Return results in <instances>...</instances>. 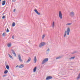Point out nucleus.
<instances>
[{"label":"nucleus","instance_id":"nucleus-33","mask_svg":"<svg viewBox=\"0 0 80 80\" xmlns=\"http://www.w3.org/2000/svg\"><path fill=\"white\" fill-rule=\"evenodd\" d=\"M13 12H15V9L13 10Z\"/></svg>","mask_w":80,"mask_h":80},{"label":"nucleus","instance_id":"nucleus-12","mask_svg":"<svg viewBox=\"0 0 80 80\" xmlns=\"http://www.w3.org/2000/svg\"><path fill=\"white\" fill-rule=\"evenodd\" d=\"M34 60L35 61L34 63H35L37 62V57L36 56L34 57Z\"/></svg>","mask_w":80,"mask_h":80},{"label":"nucleus","instance_id":"nucleus-38","mask_svg":"<svg viewBox=\"0 0 80 80\" xmlns=\"http://www.w3.org/2000/svg\"><path fill=\"white\" fill-rule=\"evenodd\" d=\"M0 2H1V0H0Z\"/></svg>","mask_w":80,"mask_h":80},{"label":"nucleus","instance_id":"nucleus-6","mask_svg":"<svg viewBox=\"0 0 80 80\" xmlns=\"http://www.w3.org/2000/svg\"><path fill=\"white\" fill-rule=\"evenodd\" d=\"M74 12H72L70 13L69 15L71 17H73L74 16Z\"/></svg>","mask_w":80,"mask_h":80},{"label":"nucleus","instance_id":"nucleus-20","mask_svg":"<svg viewBox=\"0 0 80 80\" xmlns=\"http://www.w3.org/2000/svg\"><path fill=\"white\" fill-rule=\"evenodd\" d=\"M45 62H46L45 61L44 59L42 62V64H44V63H45Z\"/></svg>","mask_w":80,"mask_h":80},{"label":"nucleus","instance_id":"nucleus-24","mask_svg":"<svg viewBox=\"0 0 80 80\" xmlns=\"http://www.w3.org/2000/svg\"><path fill=\"white\" fill-rule=\"evenodd\" d=\"M2 35V37H5V32L3 33Z\"/></svg>","mask_w":80,"mask_h":80},{"label":"nucleus","instance_id":"nucleus-26","mask_svg":"<svg viewBox=\"0 0 80 80\" xmlns=\"http://www.w3.org/2000/svg\"><path fill=\"white\" fill-rule=\"evenodd\" d=\"M72 25V23H68L66 24L67 25Z\"/></svg>","mask_w":80,"mask_h":80},{"label":"nucleus","instance_id":"nucleus-22","mask_svg":"<svg viewBox=\"0 0 80 80\" xmlns=\"http://www.w3.org/2000/svg\"><path fill=\"white\" fill-rule=\"evenodd\" d=\"M11 46H12V45L10 44H8V47H11Z\"/></svg>","mask_w":80,"mask_h":80},{"label":"nucleus","instance_id":"nucleus-2","mask_svg":"<svg viewBox=\"0 0 80 80\" xmlns=\"http://www.w3.org/2000/svg\"><path fill=\"white\" fill-rule=\"evenodd\" d=\"M45 45H46V44L45 43V42H42L39 44V48H42V46H45Z\"/></svg>","mask_w":80,"mask_h":80},{"label":"nucleus","instance_id":"nucleus-13","mask_svg":"<svg viewBox=\"0 0 80 80\" xmlns=\"http://www.w3.org/2000/svg\"><path fill=\"white\" fill-rule=\"evenodd\" d=\"M37 70V67H35L33 69V72H35Z\"/></svg>","mask_w":80,"mask_h":80},{"label":"nucleus","instance_id":"nucleus-7","mask_svg":"<svg viewBox=\"0 0 80 80\" xmlns=\"http://www.w3.org/2000/svg\"><path fill=\"white\" fill-rule=\"evenodd\" d=\"M18 59L20 62H22V58H21V56L19 54L18 55Z\"/></svg>","mask_w":80,"mask_h":80},{"label":"nucleus","instance_id":"nucleus-9","mask_svg":"<svg viewBox=\"0 0 80 80\" xmlns=\"http://www.w3.org/2000/svg\"><path fill=\"white\" fill-rule=\"evenodd\" d=\"M12 54H13L15 56V57H16V53H15V51L13 50H12Z\"/></svg>","mask_w":80,"mask_h":80},{"label":"nucleus","instance_id":"nucleus-19","mask_svg":"<svg viewBox=\"0 0 80 80\" xmlns=\"http://www.w3.org/2000/svg\"><path fill=\"white\" fill-rule=\"evenodd\" d=\"M15 23L13 22L12 24V27H15Z\"/></svg>","mask_w":80,"mask_h":80},{"label":"nucleus","instance_id":"nucleus-31","mask_svg":"<svg viewBox=\"0 0 80 80\" xmlns=\"http://www.w3.org/2000/svg\"><path fill=\"white\" fill-rule=\"evenodd\" d=\"M47 51H50V49L48 48L47 50Z\"/></svg>","mask_w":80,"mask_h":80},{"label":"nucleus","instance_id":"nucleus-17","mask_svg":"<svg viewBox=\"0 0 80 80\" xmlns=\"http://www.w3.org/2000/svg\"><path fill=\"white\" fill-rule=\"evenodd\" d=\"M31 60V58H29L28 59V61L26 62L27 63L28 62H29Z\"/></svg>","mask_w":80,"mask_h":80},{"label":"nucleus","instance_id":"nucleus-1","mask_svg":"<svg viewBox=\"0 0 80 80\" xmlns=\"http://www.w3.org/2000/svg\"><path fill=\"white\" fill-rule=\"evenodd\" d=\"M70 28H68L67 29V31H65V33L64 35V37H66V35H67H67H69L70 34Z\"/></svg>","mask_w":80,"mask_h":80},{"label":"nucleus","instance_id":"nucleus-11","mask_svg":"<svg viewBox=\"0 0 80 80\" xmlns=\"http://www.w3.org/2000/svg\"><path fill=\"white\" fill-rule=\"evenodd\" d=\"M6 2V1H5V0L2 1V5H5Z\"/></svg>","mask_w":80,"mask_h":80},{"label":"nucleus","instance_id":"nucleus-36","mask_svg":"<svg viewBox=\"0 0 80 80\" xmlns=\"http://www.w3.org/2000/svg\"><path fill=\"white\" fill-rule=\"evenodd\" d=\"M6 64H7V62H6L5 63V65H6Z\"/></svg>","mask_w":80,"mask_h":80},{"label":"nucleus","instance_id":"nucleus-10","mask_svg":"<svg viewBox=\"0 0 80 80\" xmlns=\"http://www.w3.org/2000/svg\"><path fill=\"white\" fill-rule=\"evenodd\" d=\"M23 67H24L23 65L21 64V65H20L19 66H18V67L19 68H23Z\"/></svg>","mask_w":80,"mask_h":80},{"label":"nucleus","instance_id":"nucleus-15","mask_svg":"<svg viewBox=\"0 0 80 80\" xmlns=\"http://www.w3.org/2000/svg\"><path fill=\"white\" fill-rule=\"evenodd\" d=\"M62 57V56H59L58 57L56 58V60H57L58 59H60V58H61Z\"/></svg>","mask_w":80,"mask_h":80},{"label":"nucleus","instance_id":"nucleus-4","mask_svg":"<svg viewBox=\"0 0 80 80\" xmlns=\"http://www.w3.org/2000/svg\"><path fill=\"white\" fill-rule=\"evenodd\" d=\"M75 58V57H72L70 58H66V59H68L67 60L69 61V60H72V59H74Z\"/></svg>","mask_w":80,"mask_h":80},{"label":"nucleus","instance_id":"nucleus-29","mask_svg":"<svg viewBox=\"0 0 80 80\" xmlns=\"http://www.w3.org/2000/svg\"><path fill=\"white\" fill-rule=\"evenodd\" d=\"M44 37H45V35H43L42 36V39H43Z\"/></svg>","mask_w":80,"mask_h":80},{"label":"nucleus","instance_id":"nucleus-35","mask_svg":"<svg viewBox=\"0 0 80 80\" xmlns=\"http://www.w3.org/2000/svg\"><path fill=\"white\" fill-rule=\"evenodd\" d=\"M4 13H3V14H2V15H4Z\"/></svg>","mask_w":80,"mask_h":80},{"label":"nucleus","instance_id":"nucleus-16","mask_svg":"<svg viewBox=\"0 0 80 80\" xmlns=\"http://www.w3.org/2000/svg\"><path fill=\"white\" fill-rule=\"evenodd\" d=\"M8 70H6L4 71V73L5 74H7V73H8Z\"/></svg>","mask_w":80,"mask_h":80},{"label":"nucleus","instance_id":"nucleus-27","mask_svg":"<svg viewBox=\"0 0 80 80\" xmlns=\"http://www.w3.org/2000/svg\"><path fill=\"white\" fill-rule=\"evenodd\" d=\"M2 18V19H5V16H3Z\"/></svg>","mask_w":80,"mask_h":80},{"label":"nucleus","instance_id":"nucleus-37","mask_svg":"<svg viewBox=\"0 0 80 80\" xmlns=\"http://www.w3.org/2000/svg\"><path fill=\"white\" fill-rule=\"evenodd\" d=\"M13 0H12V2H13Z\"/></svg>","mask_w":80,"mask_h":80},{"label":"nucleus","instance_id":"nucleus-25","mask_svg":"<svg viewBox=\"0 0 80 80\" xmlns=\"http://www.w3.org/2000/svg\"><path fill=\"white\" fill-rule=\"evenodd\" d=\"M10 32V31L8 29V28H7V31H6V32Z\"/></svg>","mask_w":80,"mask_h":80},{"label":"nucleus","instance_id":"nucleus-18","mask_svg":"<svg viewBox=\"0 0 80 80\" xmlns=\"http://www.w3.org/2000/svg\"><path fill=\"white\" fill-rule=\"evenodd\" d=\"M44 60H45V61L47 62H48V58H46L45 59H44Z\"/></svg>","mask_w":80,"mask_h":80},{"label":"nucleus","instance_id":"nucleus-3","mask_svg":"<svg viewBox=\"0 0 80 80\" xmlns=\"http://www.w3.org/2000/svg\"><path fill=\"white\" fill-rule=\"evenodd\" d=\"M59 16L61 19L62 18V12L60 11L59 12Z\"/></svg>","mask_w":80,"mask_h":80},{"label":"nucleus","instance_id":"nucleus-21","mask_svg":"<svg viewBox=\"0 0 80 80\" xmlns=\"http://www.w3.org/2000/svg\"><path fill=\"white\" fill-rule=\"evenodd\" d=\"M54 26H55V22H53L52 26V28H54Z\"/></svg>","mask_w":80,"mask_h":80},{"label":"nucleus","instance_id":"nucleus-14","mask_svg":"<svg viewBox=\"0 0 80 80\" xmlns=\"http://www.w3.org/2000/svg\"><path fill=\"white\" fill-rule=\"evenodd\" d=\"M6 68L8 69V70H9L10 67H9V66H8V64H7L6 66Z\"/></svg>","mask_w":80,"mask_h":80},{"label":"nucleus","instance_id":"nucleus-23","mask_svg":"<svg viewBox=\"0 0 80 80\" xmlns=\"http://www.w3.org/2000/svg\"><path fill=\"white\" fill-rule=\"evenodd\" d=\"M8 55H9V57L10 58H12V56H11L10 55V54H8Z\"/></svg>","mask_w":80,"mask_h":80},{"label":"nucleus","instance_id":"nucleus-8","mask_svg":"<svg viewBox=\"0 0 80 80\" xmlns=\"http://www.w3.org/2000/svg\"><path fill=\"white\" fill-rule=\"evenodd\" d=\"M34 12L38 14V15H40V13L38 12V11L37 9H35L34 10Z\"/></svg>","mask_w":80,"mask_h":80},{"label":"nucleus","instance_id":"nucleus-30","mask_svg":"<svg viewBox=\"0 0 80 80\" xmlns=\"http://www.w3.org/2000/svg\"><path fill=\"white\" fill-rule=\"evenodd\" d=\"M6 76H7V75H4L3 76V77H6Z\"/></svg>","mask_w":80,"mask_h":80},{"label":"nucleus","instance_id":"nucleus-28","mask_svg":"<svg viewBox=\"0 0 80 80\" xmlns=\"http://www.w3.org/2000/svg\"><path fill=\"white\" fill-rule=\"evenodd\" d=\"M77 52L74 51V52H73L72 53V54H74V53H77Z\"/></svg>","mask_w":80,"mask_h":80},{"label":"nucleus","instance_id":"nucleus-32","mask_svg":"<svg viewBox=\"0 0 80 80\" xmlns=\"http://www.w3.org/2000/svg\"><path fill=\"white\" fill-rule=\"evenodd\" d=\"M14 36H12V38H13V39H14Z\"/></svg>","mask_w":80,"mask_h":80},{"label":"nucleus","instance_id":"nucleus-34","mask_svg":"<svg viewBox=\"0 0 80 80\" xmlns=\"http://www.w3.org/2000/svg\"><path fill=\"white\" fill-rule=\"evenodd\" d=\"M18 67V65H17V66H16V68H17V67Z\"/></svg>","mask_w":80,"mask_h":80},{"label":"nucleus","instance_id":"nucleus-5","mask_svg":"<svg viewBox=\"0 0 80 80\" xmlns=\"http://www.w3.org/2000/svg\"><path fill=\"white\" fill-rule=\"evenodd\" d=\"M52 78H53V77L52 76H48L47 77L46 79V80H50V79H52Z\"/></svg>","mask_w":80,"mask_h":80}]
</instances>
